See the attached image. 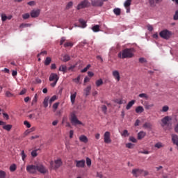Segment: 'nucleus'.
Returning <instances> with one entry per match:
<instances>
[{
	"mask_svg": "<svg viewBox=\"0 0 178 178\" xmlns=\"http://www.w3.org/2000/svg\"><path fill=\"white\" fill-rule=\"evenodd\" d=\"M134 56V49H125L122 50V52L118 54V58L122 59H126V58H133Z\"/></svg>",
	"mask_w": 178,
	"mask_h": 178,
	"instance_id": "nucleus-1",
	"label": "nucleus"
},
{
	"mask_svg": "<svg viewBox=\"0 0 178 178\" xmlns=\"http://www.w3.org/2000/svg\"><path fill=\"white\" fill-rule=\"evenodd\" d=\"M90 1H88V0H83L76 6V10H80L81 9H85V8H90Z\"/></svg>",
	"mask_w": 178,
	"mask_h": 178,
	"instance_id": "nucleus-2",
	"label": "nucleus"
},
{
	"mask_svg": "<svg viewBox=\"0 0 178 178\" xmlns=\"http://www.w3.org/2000/svg\"><path fill=\"white\" fill-rule=\"evenodd\" d=\"M160 37L163 38L164 40H169L170 36L172 35V32L168 31V29L163 30L159 33Z\"/></svg>",
	"mask_w": 178,
	"mask_h": 178,
	"instance_id": "nucleus-3",
	"label": "nucleus"
},
{
	"mask_svg": "<svg viewBox=\"0 0 178 178\" xmlns=\"http://www.w3.org/2000/svg\"><path fill=\"white\" fill-rule=\"evenodd\" d=\"M49 81H54L51 83L52 87H55L56 86V83H58V80H59V76L56 73H51L49 78Z\"/></svg>",
	"mask_w": 178,
	"mask_h": 178,
	"instance_id": "nucleus-4",
	"label": "nucleus"
},
{
	"mask_svg": "<svg viewBox=\"0 0 178 178\" xmlns=\"http://www.w3.org/2000/svg\"><path fill=\"white\" fill-rule=\"evenodd\" d=\"M70 122L72 126H77L78 124H83L79 119H77V116L74 113H71Z\"/></svg>",
	"mask_w": 178,
	"mask_h": 178,
	"instance_id": "nucleus-5",
	"label": "nucleus"
},
{
	"mask_svg": "<svg viewBox=\"0 0 178 178\" xmlns=\"http://www.w3.org/2000/svg\"><path fill=\"white\" fill-rule=\"evenodd\" d=\"M26 171L31 175H35V173H37V165H28L26 166Z\"/></svg>",
	"mask_w": 178,
	"mask_h": 178,
	"instance_id": "nucleus-6",
	"label": "nucleus"
},
{
	"mask_svg": "<svg viewBox=\"0 0 178 178\" xmlns=\"http://www.w3.org/2000/svg\"><path fill=\"white\" fill-rule=\"evenodd\" d=\"M50 165L52 168H54V169H58V168H60V166H62V160H56L54 163V161H51Z\"/></svg>",
	"mask_w": 178,
	"mask_h": 178,
	"instance_id": "nucleus-7",
	"label": "nucleus"
},
{
	"mask_svg": "<svg viewBox=\"0 0 178 178\" xmlns=\"http://www.w3.org/2000/svg\"><path fill=\"white\" fill-rule=\"evenodd\" d=\"M42 173V175H45L48 172V170L45 168V166L42 165V164H39L36 165V171Z\"/></svg>",
	"mask_w": 178,
	"mask_h": 178,
	"instance_id": "nucleus-8",
	"label": "nucleus"
},
{
	"mask_svg": "<svg viewBox=\"0 0 178 178\" xmlns=\"http://www.w3.org/2000/svg\"><path fill=\"white\" fill-rule=\"evenodd\" d=\"M104 143L106 144H111L112 143V140H111V132L106 131L104 133Z\"/></svg>",
	"mask_w": 178,
	"mask_h": 178,
	"instance_id": "nucleus-9",
	"label": "nucleus"
},
{
	"mask_svg": "<svg viewBox=\"0 0 178 178\" xmlns=\"http://www.w3.org/2000/svg\"><path fill=\"white\" fill-rule=\"evenodd\" d=\"M172 120V118L170 116H165L163 119H161V126L162 127H165V126H168L169 122Z\"/></svg>",
	"mask_w": 178,
	"mask_h": 178,
	"instance_id": "nucleus-10",
	"label": "nucleus"
},
{
	"mask_svg": "<svg viewBox=\"0 0 178 178\" xmlns=\"http://www.w3.org/2000/svg\"><path fill=\"white\" fill-rule=\"evenodd\" d=\"M131 173L133 176H134L135 177H138L140 175H143V169H139V168L133 169Z\"/></svg>",
	"mask_w": 178,
	"mask_h": 178,
	"instance_id": "nucleus-11",
	"label": "nucleus"
},
{
	"mask_svg": "<svg viewBox=\"0 0 178 178\" xmlns=\"http://www.w3.org/2000/svg\"><path fill=\"white\" fill-rule=\"evenodd\" d=\"M76 167V168H84L86 166V161L85 160H76L75 161Z\"/></svg>",
	"mask_w": 178,
	"mask_h": 178,
	"instance_id": "nucleus-12",
	"label": "nucleus"
},
{
	"mask_svg": "<svg viewBox=\"0 0 178 178\" xmlns=\"http://www.w3.org/2000/svg\"><path fill=\"white\" fill-rule=\"evenodd\" d=\"M91 5L92 6H102L104 2L101 0H91Z\"/></svg>",
	"mask_w": 178,
	"mask_h": 178,
	"instance_id": "nucleus-13",
	"label": "nucleus"
},
{
	"mask_svg": "<svg viewBox=\"0 0 178 178\" xmlns=\"http://www.w3.org/2000/svg\"><path fill=\"white\" fill-rule=\"evenodd\" d=\"M40 12L41 10L40 9L31 10V17H33V18L38 17V16H40Z\"/></svg>",
	"mask_w": 178,
	"mask_h": 178,
	"instance_id": "nucleus-14",
	"label": "nucleus"
},
{
	"mask_svg": "<svg viewBox=\"0 0 178 178\" xmlns=\"http://www.w3.org/2000/svg\"><path fill=\"white\" fill-rule=\"evenodd\" d=\"M113 76L117 81H120V74L119 73V71H113Z\"/></svg>",
	"mask_w": 178,
	"mask_h": 178,
	"instance_id": "nucleus-15",
	"label": "nucleus"
},
{
	"mask_svg": "<svg viewBox=\"0 0 178 178\" xmlns=\"http://www.w3.org/2000/svg\"><path fill=\"white\" fill-rule=\"evenodd\" d=\"M141 104H143V105H144L145 108L147 109V110L151 109V108H154V104H149L148 102H145L144 103V101H142Z\"/></svg>",
	"mask_w": 178,
	"mask_h": 178,
	"instance_id": "nucleus-16",
	"label": "nucleus"
},
{
	"mask_svg": "<svg viewBox=\"0 0 178 178\" xmlns=\"http://www.w3.org/2000/svg\"><path fill=\"white\" fill-rule=\"evenodd\" d=\"M159 2H162V0H149V5L152 7L156 6Z\"/></svg>",
	"mask_w": 178,
	"mask_h": 178,
	"instance_id": "nucleus-17",
	"label": "nucleus"
},
{
	"mask_svg": "<svg viewBox=\"0 0 178 178\" xmlns=\"http://www.w3.org/2000/svg\"><path fill=\"white\" fill-rule=\"evenodd\" d=\"M79 141H81V143H84L85 144H87V143H88V138H87V136L81 135L79 137Z\"/></svg>",
	"mask_w": 178,
	"mask_h": 178,
	"instance_id": "nucleus-18",
	"label": "nucleus"
},
{
	"mask_svg": "<svg viewBox=\"0 0 178 178\" xmlns=\"http://www.w3.org/2000/svg\"><path fill=\"white\" fill-rule=\"evenodd\" d=\"M147 134L145 132L141 131L138 134V140H143Z\"/></svg>",
	"mask_w": 178,
	"mask_h": 178,
	"instance_id": "nucleus-19",
	"label": "nucleus"
},
{
	"mask_svg": "<svg viewBox=\"0 0 178 178\" xmlns=\"http://www.w3.org/2000/svg\"><path fill=\"white\" fill-rule=\"evenodd\" d=\"M84 92H85L86 97H88V95H90V92H91V86H89L86 88H85Z\"/></svg>",
	"mask_w": 178,
	"mask_h": 178,
	"instance_id": "nucleus-20",
	"label": "nucleus"
},
{
	"mask_svg": "<svg viewBox=\"0 0 178 178\" xmlns=\"http://www.w3.org/2000/svg\"><path fill=\"white\" fill-rule=\"evenodd\" d=\"M135 111L136 113H143V112H144V107L142 106H138L136 107Z\"/></svg>",
	"mask_w": 178,
	"mask_h": 178,
	"instance_id": "nucleus-21",
	"label": "nucleus"
},
{
	"mask_svg": "<svg viewBox=\"0 0 178 178\" xmlns=\"http://www.w3.org/2000/svg\"><path fill=\"white\" fill-rule=\"evenodd\" d=\"M134 104H136V100H131V102H129L128 103V104L127 105L126 109L127 111H129V109H130L131 108V106H133V105H134Z\"/></svg>",
	"mask_w": 178,
	"mask_h": 178,
	"instance_id": "nucleus-22",
	"label": "nucleus"
},
{
	"mask_svg": "<svg viewBox=\"0 0 178 178\" xmlns=\"http://www.w3.org/2000/svg\"><path fill=\"white\" fill-rule=\"evenodd\" d=\"M77 95V92H74L73 94H71V96H70V99H71V102L72 104H74V102L76 101V96Z\"/></svg>",
	"mask_w": 178,
	"mask_h": 178,
	"instance_id": "nucleus-23",
	"label": "nucleus"
},
{
	"mask_svg": "<svg viewBox=\"0 0 178 178\" xmlns=\"http://www.w3.org/2000/svg\"><path fill=\"white\" fill-rule=\"evenodd\" d=\"M3 129L7 131H10L12 130V124H4Z\"/></svg>",
	"mask_w": 178,
	"mask_h": 178,
	"instance_id": "nucleus-24",
	"label": "nucleus"
},
{
	"mask_svg": "<svg viewBox=\"0 0 178 178\" xmlns=\"http://www.w3.org/2000/svg\"><path fill=\"white\" fill-rule=\"evenodd\" d=\"M51 62H52V58H51V57H47L44 60L45 66H49V65L51 64Z\"/></svg>",
	"mask_w": 178,
	"mask_h": 178,
	"instance_id": "nucleus-25",
	"label": "nucleus"
},
{
	"mask_svg": "<svg viewBox=\"0 0 178 178\" xmlns=\"http://www.w3.org/2000/svg\"><path fill=\"white\" fill-rule=\"evenodd\" d=\"M73 8V1H70L67 3L65 6L66 10H69V9H72Z\"/></svg>",
	"mask_w": 178,
	"mask_h": 178,
	"instance_id": "nucleus-26",
	"label": "nucleus"
},
{
	"mask_svg": "<svg viewBox=\"0 0 178 178\" xmlns=\"http://www.w3.org/2000/svg\"><path fill=\"white\" fill-rule=\"evenodd\" d=\"M69 60H70V56L67 55V54H65L63 56V62H69Z\"/></svg>",
	"mask_w": 178,
	"mask_h": 178,
	"instance_id": "nucleus-27",
	"label": "nucleus"
},
{
	"mask_svg": "<svg viewBox=\"0 0 178 178\" xmlns=\"http://www.w3.org/2000/svg\"><path fill=\"white\" fill-rule=\"evenodd\" d=\"M143 127L144 129H152V124H151V122H145L143 124Z\"/></svg>",
	"mask_w": 178,
	"mask_h": 178,
	"instance_id": "nucleus-28",
	"label": "nucleus"
},
{
	"mask_svg": "<svg viewBox=\"0 0 178 178\" xmlns=\"http://www.w3.org/2000/svg\"><path fill=\"white\" fill-rule=\"evenodd\" d=\"M49 101V97H45L44 101H43V106L44 108H47L48 107V102Z\"/></svg>",
	"mask_w": 178,
	"mask_h": 178,
	"instance_id": "nucleus-29",
	"label": "nucleus"
},
{
	"mask_svg": "<svg viewBox=\"0 0 178 178\" xmlns=\"http://www.w3.org/2000/svg\"><path fill=\"white\" fill-rule=\"evenodd\" d=\"M130 5H131V0H127L124 3V8H130Z\"/></svg>",
	"mask_w": 178,
	"mask_h": 178,
	"instance_id": "nucleus-30",
	"label": "nucleus"
},
{
	"mask_svg": "<svg viewBox=\"0 0 178 178\" xmlns=\"http://www.w3.org/2000/svg\"><path fill=\"white\" fill-rule=\"evenodd\" d=\"M92 30L94 33H98L99 31V25H95L92 26Z\"/></svg>",
	"mask_w": 178,
	"mask_h": 178,
	"instance_id": "nucleus-31",
	"label": "nucleus"
},
{
	"mask_svg": "<svg viewBox=\"0 0 178 178\" xmlns=\"http://www.w3.org/2000/svg\"><path fill=\"white\" fill-rule=\"evenodd\" d=\"M102 84H104V81H102V79H98L97 81H96V86L97 87H101V86H102Z\"/></svg>",
	"mask_w": 178,
	"mask_h": 178,
	"instance_id": "nucleus-32",
	"label": "nucleus"
},
{
	"mask_svg": "<svg viewBox=\"0 0 178 178\" xmlns=\"http://www.w3.org/2000/svg\"><path fill=\"white\" fill-rule=\"evenodd\" d=\"M113 12H114V14L116 15V16H120V13H121L120 8H115L113 10Z\"/></svg>",
	"mask_w": 178,
	"mask_h": 178,
	"instance_id": "nucleus-33",
	"label": "nucleus"
},
{
	"mask_svg": "<svg viewBox=\"0 0 178 178\" xmlns=\"http://www.w3.org/2000/svg\"><path fill=\"white\" fill-rule=\"evenodd\" d=\"M66 70H67V67H66V65H61V66H60V67H59V71L60 72H65Z\"/></svg>",
	"mask_w": 178,
	"mask_h": 178,
	"instance_id": "nucleus-34",
	"label": "nucleus"
},
{
	"mask_svg": "<svg viewBox=\"0 0 178 178\" xmlns=\"http://www.w3.org/2000/svg\"><path fill=\"white\" fill-rule=\"evenodd\" d=\"M138 97L140 98H145V99H148V95L146 93H140L139 94Z\"/></svg>",
	"mask_w": 178,
	"mask_h": 178,
	"instance_id": "nucleus-35",
	"label": "nucleus"
},
{
	"mask_svg": "<svg viewBox=\"0 0 178 178\" xmlns=\"http://www.w3.org/2000/svg\"><path fill=\"white\" fill-rule=\"evenodd\" d=\"M115 102H116V104H118L119 105H122V104H126V100H124V99H116Z\"/></svg>",
	"mask_w": 178,
	"mask_h": 178,
	"instance_id": "nucleus-36",
	"label": "nucleus"
},
{
	"mask_svg": "<svg viewBox=\"0 0 178 178\" xmlns=\"http://www.w3.org/2000/svg\"><path fill=\"white\" fill-rule=\"evenodd\" d=\"M154 147H155V148H158V149L162 148V147H163V144H162V143H161V142H159L154 145Z\"/></svg>",
	"mask_w": 178,
	"mask_h": 178,
	"instance_id": "nucleus-37",
	"label": "nucleus"
},
{
	"mask_svg": "<svg viewBox=\"0 0 178 178\" xmlns=\"http://www.w3.org/2000/svg\"><path fill=\"white\" fill-rule=\"evenodd\" d=\"M64 47L65 48H68V47H73V43L72 42H66L65 44H64Z\"/></svg>",
	"mask_w": 178,
	"mask_h": 178,
	"instance_id": "nucleus-38",
	"label": "nucleus"
},
{
	"mask_svg": "<svg viewBox=\"0 0 178 178\" xmlns=\"http://www.w3.org/2000/svg\"><path fill=\"white\" fill-rule=\"evenodd\" d=\"M6 97H7L8 98H10L12 97H15V95H13V93L10 92V91H6Z\"/></svg>",
	"mask_w": 178,
	"mask_h": 178,
	"instance_id": "nucleus-39",
	"label": "nucleus"
},
{
	"mask_svg": "<svg viewBox=\"0 0 178 178\" xmlns=\"http://www.w3.org/2000/svg\"><path fill=\"white\" fill-rule=\"evenodd\" d=\"M0 178H6V172L3 170H0Z\"/></svg>",
	"mask_w": 178,
	"mask_h": 178,
	"instance_id": "nucleus-40",
	"label": "nucleus"
},
{
	"mask_svg": "<svg viewBox=\"0 0 178 178\" xmlns=\"http://www.w3.org/2000/svg\"><path fill=\"white\" fill-rule=\"evenodd\" d=\"M121 136L122 137H127V136H129V131H127V129L124 130L123 132L121 134Z\"/></svg>",
	"mask_w": 178,
	"mask_h": 178,
	"instance_id": "nucleus-41",
	"label": "nucleus"
},
{
	"mask_svg": "<svg viewBox=\"0 0 178 178\" xmlns=\"http://www.w3.org/2000/svg\"><path fill=\"white\" fill-rule=\"evenodd\" d=\"M19 27L20 29H24L25 27H31V24H22Z\"/></svg>",
	"mask_w": 178,
	"mask_h": 178,
	"instance_id": "nucleus-42",
	"label": "nucleus"
},
{
	"mask_svg": "<svg viewBox=\"0 0 178 178\" xmlns=\"http://www.w3.org/2000/svg\"><path fill=\"white\" fill-rule=\"evenodd\" d=\"M168 111H169V106L165 105L162 107L161 112H168Z\"/></svg>",
	"mask_w": 178,
	"mask_h": 178,
	"instance_id": "nucleus-43",
	"label": "nucleus"
},
{
	"mask_svg": "<svg viewBox=\"0 0 178 178\" xmlns=\"http://www.w3.org/2000/svg\"><path fill=\"white\" fill-rule=\"evenodd\" d=\"M91 67V65L88 64L84 69L81 70V73H86L88 69Z\"/></svg>",
	"mask_w": 178,
	"mask_h": 178,
	"instance_id": "nucleus-44",
	"label": "nucleus"
},
{
	"mask_svg": "<svg viewBox=\"0 0 178 178\" xmlns=\"http://www.w3.org/2000/svg\"><path fill=\"white\" fill-rule=\"evenodd\" d=\"M16 164H13L10 166V172H15L16 170Z\"/></svg>",
	"mask_w": 178,
	"mask_h": 178,
	"instance_id": "nucleus-45",
	"label": "nucleus"
},
{
	"mask_svg": "<svg viewBox=\"0 0 178 178\" xmlns=\"http://www.w3.org/2000/svg\"><path fill=\"white\" fill-rule=\"evenodd\" d=\"M79 23H81V25H82V27H87V24H86V22H84V19H79Z\"/></svg>",
	"mask_w": 178,
	"mask_h": 178,
	"instance_id": "nucleus-46",
	"label": "nucleus"
},
{
	"mask_svg": "<svg viewBox=\"0 0 178 178\" xmlns=\"http://www.w3.org/2000/svg\"><path fill=\"white\" fill-rule=\"evenodd\" d=\"M86 165L88 167L91 166V159L88 157L86 158Z\"/></svg>",
	"mask_w": 178,
	"mask_h": 178,
	"instance_id": "nucleus-47",
	"label": "nucleus"
},
{
	"mask_svg": "<svg viewBox=\"0 0 178 178\" xmlns=\"http://www.w3.org/2000/svg\"><path fill=\"white\" fill-rule=\"evenodd\" d=\"M1 20H2V22H6V20H8V16H6V15H5V14H2L1 15Z\"/></svg>",
	"mask_w": 178,
	"mask_h": 178,
	"instance_id": "nucleus-48",
	"label": "nucleus"
},
{
	"mask_svg": "<svg viewBox=\"0 0 178 178\" xmlns=\"http://www.w3.org/2000/svg\"><path fill=\"white\" fill-rule=\"evenodd\" d=\"M22 159V161H24L26 159V157L27 156L26 154H24V150H22L21 152Z\"/></svg>",
	"mask_w": 178,
	"mask_h": 178,
	"instance_id": "nucleus-49",
	"label": "nucleus"
},
{
	"mask_svg": "<svg viewBox=\"0 0 178 178\" xmlns=\"http://www.w3.org/2000/svg\"><path fill=\"white\" fill-rule=\"evenodd\" d=\"M24 126H26L28 129H30V127H31V124H30V122H29V121H24Z\"/></svg>",
	"mask_w": 178,
	"mask_h": 178,
	"instance_id": "nucleus-50",
	"label": "nucleus"
},
{
	"mask_svg": "<svg viewBox=\"0 0 178 178\" xmlns=\"http://www.w3.org/2000/svg\"><path fill=\"white\" fill-rule=\"evenodd\" d=\"M55 101H56V95L51 97V98L49 100V104H52V102H55Z\"/></svg>",
	"mask_w": 178,
	"mask_h": 178,
	"instance_id": "nucleus-51",
	"label": "nucleus"
},
{
	"mask_svg": "<svg viewBox=\"0 0 178 178\" xmlns=\"http://www.w3.org/2000/svg\"><path fill=\"white\" fill-rule=\"evenodd\" d=\"M22 17H23V19H24V20H26L30 17V14L25 13V14L22 15Z\"/></svg>",
	"mask_w": 178,
	"mask_h": 178,
	"instance_id": "nucleus-52",
	"label": "nucleus"
},
{
	"mask_svg": "<svg viewBox=\"0 0 178 178\" xmlns=\"http://www.w3.org/2000/svg\"><path fill=\"white\" fill-rule=\"evenodd\" d=\"M139 62L140 63H147V59H145V58H139Z\"/></svg>",
	"mask_w": 178,
	"mask_h": 178,
	"instance_id": "nucleus-53",
	"label": "nucleus"
},
{
	"mask_svg": "<svg viewBox=\"0 0 178 178\" xmlns=\"http://www.w3.org/2000/svg\"><path fill=\"white\" fill-rule=\"evenodd\" d=\"M102 112H104V113H106V111H108V108L106 107V106L103 105L102 106Z\"/></svg>",
	"mask_w": 178,
	"mask_h": 178,
	"instance_id": "nucleus-54",
	"label": "nucleus"
},
{
	"mask_svg": "<svg viewBox=\"0 0 178 178\" xmlns=\"http://www.w3.org/2000/svg\"><path fill=\"white\" fill-rule=\"evenodd\" d=\"M126 147L127 148H129V149H131L133 148V147H134V145L133 143H127L126 144Z\"/></svg>",
	"mask_w": 178,
	"mask_h": 178,
	"instance_id": "nucleus-55",
	"label": "nucleus"
},
{
	"mask_svg": "<svg viewBox=\"0 0 178 178\" xmlns=\"http://www.w3.org/2000/svg\"><path fill=\"white\" fill-rule=\"evenodd\" d=\"M80 79H81L80 76H78L76 77V79H73V80H74V81L76 84H79V83H80Z\"/></svg>",
	"mask_w": 178,
	"mask_h": 178,
	"instance_id": "nucleus-56",
	"label": "nucleus"
},
{
	"mask_svg": "<svg viewBox=\"0 0 178 178\" xmlns=\"http://www.w3.org/2000/svg\"><path fill=\"white\" fill-rule=\"evenodd\" d=\"M37 149L36 150H33V151H32L31 152V155H32V156L33 157V158H35V156H37Z\"/></svg>",
	"mask_w": 178,
	"mask_h": 178,
	"instance_id": "nucleus-57",
	"label": "nucleus"
},
{
	"mask_svg": "<svg viewBox=\"0 0 178 178\" xmlns=\"http://www.w3.org/2000/svg\"><path fill=\"white\" fill-rule=\"evenodd\" d=\"M129 141H131V143H137V139L133 136H131L129 138Z\"/></svg>",
	"mask_w": 178,
	"mask_h": 178,
	"instance_id": "nucleus-58",
	"label": "nucleus"
},
{
	"mask_svg": "<svg viewBox=\"0 0 178 178\" xmlns=\"http://www.w3.org/2000/svg\"><path fill=\"white\" fill-rule=\"evenodd\" d=\"M27 5H29V6H34L35 5V1H31L27 3Z\"/></svg>",
	"mask_w": 178,
	"mask_h": 178,
	"instance_id": "nucleus-59",
	"label": "nucleus"
},
{
	"mask_svg": "<svg viewBox=\"0 0 178 178\" xmlns=\"http://www.w3.org/2000/svg\"><path fill=\"white\" fill-rule=\"evenodd\" d=\"M58 106H59V103L56 102L53 105V109H55V111H56V109H58Z\"/></svg>",
	"mask_w": 178,
	"mask_h": 178,
	"instance_id": "nucleus-60",
	"label": "nucleus"
},
{
	"mask_svg": "<svg viewBox=\"0 0 178 178\" xmlns=\"http://www.w3.org/2000/svg\"><path fill=\"white\" fill-rule=\"evenodd\" d=\"M65 41H66V38L65 37L61 38L60 45H63V42H65Z\"/></svg>",
	"mask_w": 178,
	"mask_h": 178,
	"instance_id": "nucleus-61",
	"label": "nucleus"
},
{
	"mask_svg": "<svg viewBox=\"0 0 178 178\" xmlns=\"http://www.w3.org/2000/svg\"><path fill=\"white\" fill-rule=\"evenodd\" d=\"M174 20H178V10L175 12L174 15Z\"/></svg>",
	"mask_w": 178,
	"mask_h": 178,
	"instance_id": "nucleus-62",
	"label": "nucleus"
},
{
	"mask_svg": "<svg viewBox=\"0 0 178 178\" xmlns=\"http://www.w3.org/2000/svg\"><path fill=\"white\" fill-rule=\"evenodd\" d=\"M142 175H143V176H148V175H149V172H148V171H147V170H143Z\"/></svg>",
	"mask_w": 178,
	"mask_h": 178,
	"instance_id": "nucleus-63",
	"label": "nucleus"
},
{
	"mask_svg": "<svg viewBox=\"0 0 178 178\" xmlns=\"http://www.w3.org/2000/svg\"><path fill=\"white\" fill-rule=\"evenodd\" d=\"M29 119H34L35 118V113L30 114L29 115Z\"/></svg>",
	"mask_w": 178,
	"mask_h": 178,
	"instance_id": "nucleus-64",
	"label": "nucleus"
}]
</instances>
